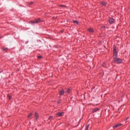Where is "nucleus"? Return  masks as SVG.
<instances>
[{
  "mask_svg": "<svg viewBox=\"0 0 130 130\" xmlns=\"http://www.w3.org/2000/svg\"><path fill=\"white\" fill-rule=\"evenodd\" d=\"M60 101H59L58 102V104H59L60 103Z\"/></svg>",
  "mask_w": 130,
  "mask_h": 130,
  "instance_id": "obj_20",
  "label": "nucleus"
},
{
  "mask_svg": "<svg viewBox=\"0 0 130 130\" xmlns=\"http://www.w3.org/2000/svg\"><path fill=\"white\" fill-rule=\"evenodd\" d=\"M74 23H75V24H79V22H78V21H74Z\"/></svg>",
  "mask_w": 130,
  "mask_h": 130,
  "instance_id": "obj_14",
  "label": "nucleus"
},
{
  "mask_svg": "<svg viewBox=\"0 0 130 130\" xmlns=\"http://www.w3.org/2000/svg\"><path fill=\"white\" fill-rule=\"evenodd\" d=\"M33 4H34V2H31V3H30V5H33Z\"/></svg>",
  "mask_w": 130,
  "mask_h": 130,
  "instance_id": "obj_18",
  "label": "nucleus"
},
{
  "mask_svg": "<svg viewBox=\"0 0 130 130\" xmlns=\"http://www.w3.org/2000/svg\"><path fill=\"white\" fill-rule=\"evenodd\" d=\"M3 50H5V51H7V50H8V48H4Z\"/></svg>",
  "mask_w": 130,
  "mask_h": 130,
  "instance_id": "obj_16",
  "label": "nucleus"
},
{
  "mask_svg": "<svg viewBox=\"0 0 130 130\" xmlns=\"http://www.w3.org/2000/svg\"><path fill=\"white\" fill-rule=\"evenodd\" d=\"M64 93V90H61V91H60L59 95L61 96V95H63Z\"/></svg>",
  "mask_w": 130,
  "mask_h": 130,
  "instance_id": "obj_7",
  "label": "nucleus"
},
{
  "mask_svg": "<svg viewBox=\"0 0 130 130\" xmlns=\"http://www.w3.org/2000/svg\"><path fill=\"white\" fill-rule=\"evenodd\" d=\"M32 115V113H30L29 115L27 116L28 118H30V117H31Z\"/></svg>",
  "mask_w": 130,
  "mask_h": 130,
  "instance_id": "obj_11",
  "label": "nucleus"
},
{
  "mask_svg": "<svg viewBox=\"0 0 130 130\" xmlns=\"http://www.w3.org/2000/svg\"><path fill=\"white\" fill-rule=\"evenodd\" d=\"M71 92V89L70 88H69L67 91V93H70Z\"/></svg>",
  "mask_w": 130,
  "mask_h": 130,
  "instance_id": "obj_13",
  "label": "nucleus"
},
{
  "mask_svg": "<svg viewBox=\"0 0 130 130\" xmlns=\"http://www.w3.org/2000/svg\"><path fill=\"white\" fill-rule=\"evenodd\" d=\"M8 97L9 100L12 99V96L11 95H8Z\"/></svg>",
  "mask_w": 130,
  "mask_h": 130,
  "instance_id": "obj_17",
  "label": "nucleus"
},
{
  "mask_svg": "<svg viewBox=\"0 0 130 130\" xmlns=\"http://www.w3.org/2000/svg\"><path fill=\"white\" fill-rule=\"evenodd\" d=\"M103 67H105V63H103Z\"/></svg>",
  "mask_w": 130,
  "mask_h": 130,
  "instance_id": "obj_19",
  "label": "nucleus"
},
{
  "mask_svg": "<svg viewBox=\"0 0 130 130\" xmlns=\"http://www.w3.org/2000/svg\"><path fill=\"white\" fill-rule=\"evenodd\" d=\"M52 118H53V117H52V116H50L49 117V119L50 120H51V119H52Z\"/></svg>",
  "mask_w": 130,
  "mask_h": 130,
  "instance_id": "obj_15",
  "label": "nucleus"
},
{
  "mask_svg": "<svg viewBox=\"0 0 130 130\" xmlns=\"http://www.w3.org/2000/svg\"><path fill=\"white\" fill-rule=\"evenodd\" d=\"M42 21L40 18H38L37 19H36L35 21H32L31 23L32 24H38V23H40Z\"/></svg>",
  "mask_w": 130,
  "mask_h": 130,
  "instance_id": "obj_2",
  "label": "nucleus"
},
{
  "mask_svg": "<svg viewBox=\"0 0 130 130\" xmlns=\"http://www.w3.org/2000/svg\"><path fill=\"white\" fill-rule=\"evenodd\" d=\"M35 117V121H36V120H38V118H39V115H38V113H37V112H36Z\"/></svg>",
  "mask_w": 130,
  "mask_h": 130,
  "instance_id": "obj_5",
  "label": "nucleus"
},
{
  "mask_svg": "<svg viewBox=\"0 0 130 130\" xmlns=\"http://www.w3.org/2000/svg\"><path fill=\"white\" fill-rule=\"evenodd\" d=\"M109 22L110 24H113V23H114V19L110 18Z\"/></svg>",
  "mask_w": 130,
  "mask_h": 130,
  "instance_id": "obj_6",
  "label": "nucleus"
},
{
  "mask_svg": "<svg viewBox=\"0 0 130 130\" xmlns=\"http://www.w3.org/2000/svg\"><path fill=\"white\" fill-rule=\"evenodd\" d=\"M101 4L102 5V6H106V3H105L104 2H102L101 3Z\"/></svg>",
  "mask_w": 130,
  "mask_h": 130,
  "instance_id": "obj_10",
  "label": "nucleus"
},
{
  "mask_svg": "<svg viewBox=\"0 0 130 130\" xmlns=\"http://www.w3.org/2000/svg\"><path fill=\"white\" fill-rule=\"evenodd\" d=\"M62 115H63V112H57L56 113V116L57 117H59L60 116H62Z\"/></svg>",
  "mask_w": 130,
  "mask_h": 130,
  "instance_id": "obj_3",
  "label": "nucleus"
},
{
  "mask_svg": "<svg viewBox=\"0 0 130 130\" xmlns=\"http://www.w3.org/2000/svg\"><path fill=\"white\" fill-rule=\"evenodd\" d=\"M88 30L89 32H90L91 33H93L94 32V29L92 28H88Z\"/></svg>",
  "mask_w": 130,
  "mask_h": 130,
  "instance_id": "obj_8",
  "label": "nucleus"
},
{
  "mask_svg": "<svg viewBox=\"0 0 130 130\" xmlns=\"http://www.w3.org/2000/svg\"><path fill=\"white\" fill-rule=\"evenodd\" d=\"M60 7H64L63 5H60Z\"/></svg>",
  "mask_w": 130,
  "mask_h": 130,
  "instance_id": "obj_21",
  "label": "nucleus"
},
{
  "mask_svg": "<svg viewBox=\"0 0 130 130\" xmlns=\"http://www.w3.org/2000/svg\"><path fill=\"white\" fill-rule=\"evenodd\" d=\"M98 110H99V108H95V109H94L93 110H92V112L94 113V112H96L97 111H98Z\"/></svg>",
  "mask_w": 130,
  "mask_h": 130,
  "instance_id": "obj_9",
  "label": "nucleus"
},
{
  "mask_svg": "<svg viewBox=\"0 0 130 130\" xmlns=\"http://www.w3.org/2000/svg\"><path fill=\"white\" fill-rule=\"evenodd\" d=\"M38 58L39 59H40L41 58H42V56H41V55L38 56Z\"/></svg>",
  "mask_w": 130,
  "mask_h": 130,
  "instance_id": "obj_12",
  "label": "nucleus"
},
{
  "mask_svg": "<svg viewBox=\"0 0 130 130\" xmlns=\"http://www.w3.org/2000/svg\"><path fill=\"white\" fill-rule=\"evenodd\" d=\"M122 125V124H117L116 125L113 126L114 129H115V128H117V127H119V126H121Z\"/></svg>",
  "mask_w": 130,
  "mask_h": 130,
  "instance_id": "obj_4",
  "label": "nucleus"
},
{
  "mask_svg": "<svg viewBox=\"0 0 130 130\" xmlns=\"http://www.w3.org/2000/svg\"><path fill=\"white\" fill-rule=\"evenodd\" d=\"M113 56H114V59H113L114 62H116V63H121V62H122V60L116 57V56H117V52H116V49L115 46H114V48H113Z\"/></svg>",
  "mask_w": 130,
  "mask_h": 130,
  "instance_id": "obj_1",
  "label": "nucleus"
},
{
  "mask_svg": "<svg viewBox=\"0 0 130 130\" xmlns=\"http://www.w3.org/2000/svg\"><path fill=\"white\" fill-rule=\"evenodd\" d=\"M127 118H127L126 119V120H127Z\"/></svg>",
  "mask_w": 130,
  "mask_h": 130,
  "instance_id": "obj_22",
  "label": "nucleus"
}]
</instances>
